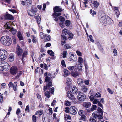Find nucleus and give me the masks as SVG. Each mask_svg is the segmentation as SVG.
<instances>
[{
  "label": "nucleus",
  "mask_w": 122,
  "mask_h": 122,
  "mask_svg": "<svg viewBox=\"0 0 122 122\" xmlns=\"http://www.w3.org/2000/svg\"><path fill=\"white\" fill-rule=\"evenodd\" d=\"M86 98V96L82 92L80 93L78 95L77 98L80 101H83Z\"/></svg>",
  "instance_id": "nucleus-8"
},
{
  "label": "nucleus",
  "mask_w": 122,
  "mask_h": 122,
  "mask_svg": "<svg viewBox=\"0 0 122 122\" xmlns=\"http://www.w3.org/2000/svg\"><path fill=\"white\" fill-rule=\"evenodd\" d=\"M69 111L71 114L75 115L77 113V110L76 107L74 106H71L69 108Z\"/></svg>",
  "instance_id": "nucleus-7"
},
{
  "label": "nucleus",
  "mask_w": 122,
  "mask_h": 122,
  "mask_svg": "<svg viewBox=\"0 0 122 122\" xmlns=\"http://www.w3.org/2000/svg\"><path fill=\"white\" fill-rule=\"evenodd\" d=\"M81 89V90L84 92H87V86H84Z\"/></svg>",
  "instance_id": "nucleus-22"
},
{
  "label": "nucleus",
  "mask_w": 122,
  "mask_h": 122,
  "mask_svg": "<svg viewBox=\"0 0 122 122\" xmlns=\"http://www.w3.org/2000/svg\"><path fill=\"white\" fill-rule=\"evenodd\" d=\"M77 66L78 70L79 71H81L82 70V66L81 65L78 64H77Z\"/></svg>",
  "instance_id": "nucleus-37"
},
{
  "label": "nucleus",
  "mask_w": 122,
  "mask_h": 122,
  "mask_svg": "<svg viewBox=\"0 0 122 122\" xmlns=\"http://www.w3.org/2000/svg\"><path fill=\"white\" fill-rule=\"evenodd\" d=\"M101 97V95L100 93L98 92L96 93L95 95V97Z\"/></svg>",
  "instance_id": "nucleus-49"
},
{
  "label": "nucleus",
  "mask_w": 122,
  "mask_h": 122,
  "mask_svg": "<svg viewBox=\"0 0 122 122\" xmlns=\"http://www.w3.org/2000/svg\"><path fill=\"white\" fill-rule=\"evenodd\" d=\"M1 43L3 45L6 46H9L12 42L11 39L7 36H2L0 39Z\"/></svg>",
  "instance_id": "nucleus-2"
},
{
  "label": "nucleus",
  "mask_w": 122,
  "mask_h": 122,
  "mask_svg": "<svg viewBox=\"0 0 122 122\" xmlns=\"http://www.w3.org/2000/svg\"><path fill=\"white\" fill-rule=\"evenodd\" d=\"M89 121L91 122H95L96 121V119L94 117L90 118Z\"/></svg>",
  "instance_id": "nucleus-25"
},
{
  "label": "nucleus",
  "mask_w": 122,
  "mask_h": 122,
  "mask_svg": "<svg viewBox=\"0 0 122 122\" xmlns=\"http://www.w3.org/2000/svg\"><path fill=\"white\" fill-rule=\"evenodd\" d=\"M93 6L95 7H97L99 5V4L97 1H95L93 3Z\"/></svg>",
  "instance_id": "nucleus-27"
},
{
  "label": "nucleus",
  "mask_w": 122,
  "mask_h": 122,
  "mask_svg": "<svg viewBox=\"0 0 122 122\" xmlns=\"http://www.w3.org/2000/svg\"><path fill=\"white\" fill-rule=\"evenodd\" d=\"M89 38L90 41L91 42H94V41L92 39V36L91 35H90L89 36Z\"/></svg>",
  "instance_id": "nucleus-54"
},
{
  "label": "nucleus",
  "mask_w": 122,
  "mask_h": 122,
  "mask_svg": "<svg viewBox=\"0 0 122 122\" xmlns=\"http://www.w3.org/2000/svg\"><path fill=\"white\" fill-rule=\"evenodd\" d=\"M78 113L79 115L81 116L85 114V112L84 111L81 110L78 112Z\"/></svg>",
  "instance_id": "nucleus-34"
},
{
  "label": "nucleus",
  "mask_w": 122,
  "mask_h": 122,
  "mask_svg": "<svg viewBox=\"0 0 122 122\" xmlns=\"http://www.w3.org/2000/svg\"><path fill=\"white\" fill-rule=\"evenodd\" d=\"M98 112H99L100 113H102V114H103V111L102 109L100 107L98 108L97 109Z\"/></svg>",
  "instance_id": "nucleus-56"
},
{
  "label": "nucleus",
  "mask_w": 122,
  "mask_h": 122,
  "mask_svg": "<svg viewBox=\"0 0 122 122\" xmlns=\"http://www.w3.org/2000/svg\"><path fill=\"white\" fill-rule=\"evenodd\" d=\"M90 14H92V15L93 17L94 16V15H95L96 14V12L95 11L93 12L92 10L91 9H90Z\"/></svg>",
  "instance_id": "nucleus-45"
},
{
  "label": "nucleus",
  "mask_w": 122,
  "mask_h": 122,
  "mask_svg": "<svg viewBox=\"0 0 122 122\" xmlns=\"http://www.w3.org/2000/svg\"><path fill=\"white\" fill-rule=\"evenodd\" d=\"M63 72L64 74V77H65L66 76H68L70 74V72L69 71L67 70L66 69H64Z\"/></svg>",
  "instance_id": "nucleus-21"
},
{
  "label": "nucleus",
  "mask_w": 122,
  "mask_h": 122,
  "mask_svg": "<svg viewBox=\"0 0 122 122\" xmlns=\"http://www.w3.org/2000/svg\"><path fill=\"white\" fill-rule=\"evenodd\" d=\"M107 24L108 23L110 25H112L114 23L113 20L111 19H109L108 20L107 22Z\"/></svg>",
  "instance_id": "nucleus-30"
},
{
  "label": "nucleus",
  "mask_w": 122,
  "mask_h": 122,
  "mask_svg": "<svg viewBox=\"0 0 122 122\" xmlns=\"http://www.w3.org/2000/svg\"><path fill=\"white\" fill-rule=\"evenodd\" d=\"M13 85V83L11 82H10L8 84V86L9 88L12 86Z\"/></svg>",
  "instance_id": "nucleus-61"
},
{
  "label": "nucleus",
  "mask_w": 122,
  "mask_h": 122,
  "mask_svg": "<svg viewBox=\"0 0 122 122\" xmlns=\"http://www.w3.org/2000/svg\"><path fill=\"white\" fill-rule=\"evenodd\" d=\"M47 74V72H46L44 74L45 76V82H48V83L46 86H44L43 88L44 92H45L48 89H49L50 87L52 85V81L51 80V78H50L51 76L49 77L48 76Z\"/></svg>",
  "instance_id": "nucleus-1"
},
{
  "label": "nucleus",
  "mask_w": 122,
  "mask_h": 122,
  "mask_svg": "<svg viewBox=\"0 0 122 122\" xmlns=\"http://www.w3.org/2000/svg\"><path fill=\"white\" fill-rule=\"evenodd\" d=\"M29 105H27L25 111L28 112H29Z\"/></svg>",
  "instance_id": "nucleus-63"
},
{
  "label": "nucleus",
  "mask_w": 122,
  "mask_h": 122,
  "mask_svg": "<svg viewBox=\"0 0 122 122\" xmlns=\"http://www.w3.org/2000/svg\"><path fill=\"white\" fill-rule=\"evenodd\" d=\"M32 10L36 13L37 10V9L35 6H33L32 8Z\"/></svg>",
  "instance_id": "nucleus-36"
},
{
  "label": "nucleus",
  "mask_w": 122,
  "mask_h": 122,
  "mask_svg": "<svg viewBox=\"0 0 122 122\" xmlns=\"http://www.w3.org/2000/svg\"><path fill=\"white\" fill-rule=\"evenodd\" d=\"M8 59L11 62L14 61V56L13 54H11L9 55Z\"/></svg>",
  "instance_id": "nucleus-20"
},
{
  "label": "nucleus",
  "mask_w": 122,
  "mask_h": 122,
  "mask_svg": "<svg viewBox=\"0 0 122 122\" xmlns=\"http://www.w3.org/2000/svg\"><path fill=\"white\" fill-rule=\"evenodd\" d=\"M77 82L78 86L82 87L84 86L83 85L84 80L83 79L80 78H78L77 80Z\"/></svg>",
  "instance_id": "nucleus-10"
},
{
  "label": "nucleus",
  "mask_w": 122,
  "mask_h": 122,
  "mask_svg": "<svg viewBox=\"0 0 122 122\" xmlns=\"http://www.w3.org/2000/svg\"><path fill=\"white\" fill-rule=\"evenodd\" d=\"M27 54V51H25L24 52L22 55V60L24 57H26Z\"/></svg>",
  "instance_id": "nucleus-44"
},
{
  "label": "nucleus",
  "mask_w": 122,
  "mask_h": 122,
  "mask_svg": "<svg viewBox=\"0 0 122 122\" xmlns=\"http://www.w3.org/2000/svg\"><path fill=\"white\" fill-rule=\"evenodd\" d=\"M83 60L82 58L81 57H79L78 59V62L81 64L83 63Z\"/></svg>",
  "instance_id": "nucleus-31"
},
{
  "label": "nucleus",
  "mask_w": 122,
  "mask_h": 122,
  "mask_svg": "<svg viewBox=\"0 0 122 122\" xmlns=\"http://www.w3.org/2000/svg\"><path fill=\"white\" fill-rule=\"evenodd\" d=\"M65 24L66 26H69L70 25V21L68 20H67L65 22Z\"/></svg>",
  "instance_id": "nucleus-48"
},
{
  "label": "nucleus",
  "mask_w": 122,
  "mask_h": 122,
  "mask_svg": "<svg viewBox=\"0 0 122 122\" xmlns=\"http://www.w3.org/2000/svg\"><path fill=\"white\" fill-rule=\"evenodd\" d=\"M45 95L48 98H49L50 96V92H46L45 93Z\"/></svg>",
  "instance_id": "nucleus-35"
},
{
  "label": "nucleus",
  "mask_w": 122,
  "mask_h": 122,
  "mask_svg": "<svg viewBox=\"0 0 122 122\" xmlns=\"http://www.w3.org/2000/svg\"><path fill=\"white\" fill-rule=\"evenodd\" d=\"M32 119L33 122H36V117L35 115H33L32 116Z\"/></svg>",
  "instance_id": "nucleus-59"
},
{
  "label": "nucleus",
  "mask_w": 122,
  "mask_h": 122,
  "mask_svg": "<svg viewBox=\"0 0 122 122\" xmlns=\"http://www.w3.org/2000/svg\"><path fill=\"white\" fill-rule=\"evenodd\" d=\"M71 92L74 94L76 93H77L78 89L76 86H73L72 87V90Z\"/></svg>",
  "instance_id": "nucleus-18"
},
{
  "label": "nucleus",
  "mask_w": 122,
  "mask_h": 122,
  "mask_svg": "<svg viewBox=\"0 0 122 122\" xmlns=\"http://www.w3.org/2000/svg\"><path fill=\"white\" fill-rule=\"evenodd\" d=\"M103 114L102 113H100L97 112H94L92 114V115L94 118H97L98 119H101L103 118L102 116Z\"/></svg>",
  "instance_id": "nucleus-6"
},
{
  "label": "nucleus",
  "mask_w": 122,
  "mask_h": 122,
  "mask_svg": "<svg viewBox=\"0 0 122 122\" xmlns=\"http://www.w3.org/2000/svg\"><path fill=\"white\" fill-rule=\"evenodd\" d=\"M81 118L82 120L84 121L86 120V116L84 114L81 116Z\"/></svg>",
  "instance_id": "nucleus-57"
},
{
  "label": "nucleus",
  "mask_w": 122,
  "mask_h": 122,
  "mask_svg": "<svg viewBox=\"0 0 122 122\" xmlns=\"http://www.w3.org/2000/svg\"><path fill=\"white\" fill-rule=\"evenodd\" d=\"M72 83V80L70 78H67L66 80V84L68 86L71 85Z\"/></svg>",
  "instance_id": "nucleus-16"
},
{
  "label": "nucleus",
  "mask_w": 122,
  "mask_h": 122,
  "mask_svg": "<svg viewBox=\"0 0 122 122\" xmlns=\"http://www.w3.org/2000/svg\"><path fill=\"white\" fill-rule=\"evenodd\" d=\"M41 18L40 16L39 17V18H38V19H37L36 20L38 24H39L40 23V21L41 20Z\"/></svg>",
  "instance_id": "nucleus-58"
},
{
  "label": "nucleus",
  "mask_w": 122,
  "mask_h": 122,
  "mask_svg": "<svg viewBox=\"0 0 122 122\" xmlns=\"http://www.w3.org/2000/svg\"><path fill=\"white\" fill-rule=\"evenodd\" d=\"M89 98L91 101H93L94 100V97L92 95H91L89 97Z\"/></svg>",
  "instance_id": "nucleus-64"
},
{
  "label": "nucleus",
  "mask_w": 122,
  "mask_h": 122,
  "mask_svg": "<svg viewBox=\"0 0 122 122\" xmlns=\"http://www.w3.org/2000/svg\"><path fill=\"white\" fill-rule=\"evenodd\" d=\"M40 36L41 38L42 39H44L45 38V34L42 32H40Z\"/></svg>",
  "instance_id": "nucleus-32"
},
{
  "label": "nucleus",
  "mask_w": 122,
  "mask_h": 122,
  "mask_svg": "<svg viewBox=\"0 0 122 122\" xmlns=\"http://www.w3.org/2000/svg\"><path fill=\"white\" fill-rule=\"evenodd\" d=\"M68 35L69 36L68 37V38L69 39H71L73 37V35L71 33H69Z\"/></svg>",
  "instance_id": "nucleus-43"
},
{
  "label": "nucleus",
  "mask_w": 122,
  "mask_h": 122,
  "mask_svg": "<svg viewBox=\"0 0 122 122\" xmlns=\"http://www.w3.org/2000/svg\"><path fill=\"white\" fill-rule=\"evenodd\" d=\"M65 105L67 106H69L71 105V103L69 101H65Z\"/></svg>",
  "instance_id": "nucleus-38"
},
{
  "label": "nucleus",
  "mask_w": 122,
  "mask_h": 122,
  "mask_svg": "<svg viewBox=\"0 0 122 122\" xmlns=\"http://www.w3.org/2000/svg\"><path fill=\"white\" fill-rule=\"evenodd\" d=\"M64 118L65 120L71 119V117L70 115L66 114L64 116Z\"/></svg>",
  "instance_id": "nucleus-33"
},
{
  "label": "nucleus",
  "mask_w": 122,
  "mask_h": 122,
  "mask_svg": "<svg viewBox=\"0 0 122 122\" xmlns=\"http://www.w3.org/2000/svg\"><path fill=\"white\" fill-rule=\"evenodd\" d=\"M10 30L14 35H15L17 32L16 30L13 28H11L10 29Z\"/></svg>",
  "instance_id": "nucleus-26"
},
{
  "label": "nucleus",
  "mask_w": 122,
  "mask_h": 122,
  "mask_svg": "<svg viewBox=\"0 0 122 122\" xmlns=\"http://www.w3.org/2000/svg\"><path fill=\"white\" fill-rule=\"evenodd\" d=\"M70 74L74 77H76L80 75L79 73L76 71H71L70 73Z\"/></svg>",
  "instance_id": "nucleus-14"
},
{
  "label": "nucleus",
  "mask_w": 122,
  "mask_h": 122,
  "mask_svg": "<svg viewBox=\"0 0 122 122\" xmlns=\"http://www.w3.org/2000/svg\"><path fill=\"white\" fill-rule=\"evenodd\" d=\"M28 14L30 16H32L34 15L35 13L33 11H32L30 10H28Z\"/></svg>",
  "instance_id": "nucleus-23"
},
{
  "label": "nucleus",
  "mask_w": 122,
  "mask_h": 122,
  "mask_svg": "<svg viewBox=\"0 0 122 122\" xmlns=\"http://www.w3.org/2000/svg\"><path fill=\"white\" fill-rule=\"evenodd\" d=\"M63 55L62 57L63 58H65L67 55V51H64L63 52V53L62 54Z\"/></svg>",
  "instance_id": "nucleus-39"
},
{
  "label": "nucleus",
  "mask_w": 122,
  "mask_h": 122,
  "mask_svg": "<svg viewBox=\"0 0 122 122\" xmlns=\"http://www.w3.org/2000/svg\"><path fill=\"white\" fill-rule=\"evenodd\" d=\"M97 108V106L95 105H93L91 109V110L93 111L96 109Z\"/></svg>",
  "instance_id": "nucleus-46"
},
{
  "label": "nucleus",
  "mask_w": 122,
  "mask_h": 122,
  "mask_svg": "<svg viewBox=\"0 0 122 122\" xmlns=\"http://www.w3.org/2000/svg\"><path fill=\"white\" fill-rule=\"evenodd\" d=\"M12 39L13 41V43L14 44H15L16 43V39L14 36H12Z\"/></svg>",
  "instance_id": "nucleus-55"
},
{
  "label": "nucleus",
  "mask_w": 122,
  "mask_h": 122,
  "mask_svg": "<svg viewBox=\"0 0 122 122\" xmlns=\"http://www.w3.org/2000/svg\"><path fill=\"white\" fill-rule=\"evenodd\" d=\"M54 12L53 14L54 16H59L61 15V12L64 9L61 8L60 6H56L53 8Z\"/></svg>",
  "instance_id": "nucleus-3"
},
{
  "label": "nucleus",
  "mask_w": 122,
  "mask_h": 122,
  "mask_svg": "<svg viewBox=\"0 0 122 122\" xmlns=\"http://www.w3.org/2000/svg\"><path fill=\"white\" fill-rule=\"evenodd\" d=\"M67 68L70 70H73L74 68V66H70L67 67Z\"/></svg>",
  "instance_id": "nucleus-60"
},
{
  "label": "nucleus",
  "mask_w": 122,
  "mask_h": 122,
  "mask_svg": "<svg viewBox=\"0 0 122 122\" xmlns=\"http://www.w3.org/2000/svg\"><path fill=\"white\" fill-rule=\"evenodd\" d=\"M76 53L77 55L80 56H82V53L80 51L78 50L76 51Z\"/></svg>",
  "instance_id": "nucleus-52"
},
{
  "label": "nucleus",
  "mask_w": 122,
  "mask_h": 122,
  "mask_svg": "<svg viewBox=\"0 0 122 122\" xmlns=\"http://www.w3.org/2000/svg\"><path fill=\"white\" fill-rule=\"evenodd\" d=\"M100 20L101 22L105 26H106L107 24V19L105 14L102 13L100 16Z\"/></svg>",
  "instance_id": "nucleus-5"
},
{
  "label": "nucleus",
  "mask_w": 122,
  "mask_h": 122,
  "mask_svg": "<svg viewBox=\"0 0 122 122\" xmlns=\"http://www.w3.org/2000/svg\"><path fill=\"white\" fill-rule=\"evenodd\" d=\"M113 53L115 56H116L117 54V51L116 49H114L113 50Z\"/></svg>",
  "instance_id": "nucleus-62"
},
{
  "label": "nucleus",
  "mask_w": 122,
  "mask_h": 122,
  "mask_svg": "<svg viewBox=\"0 0 122 122\" xmlns=\"http://www.w3.org/2000/svg\"><path fill=\"white\" fill-rule=\"evenodd\" d=\"M18 70L16 67L13 66L12 67L10 70V72L13 75H15L18 72Z\"/></svg>",
  "instance_id": "nucleus-9"
},
{
  "label": "nucleus",
  "mask_w": 122,
  "mask_h": 122,
  "mask_svg": "<svg viewBox=\"0 0 122 122\" xmlns=\"http://www.w3.org/2000/svg\"><path fill=\"white\" fill-rule=\"evenodd\" d=\"M5 18L6 19L12 20L13 19V16L11 15L8 14L5 16Z\"/></svg>",
  "instance_id": "nucleus-19"
},
{
  "label": "nucleus",
  "mask_w": 122,
  "mask_h": 122,
  "mask_svg": "<svg viewBox=\"0 0 122 122\" xmlns=\"http://www.w3.org/2000/svg\"><path fill=\"white\" fill-rule=\"evenodd\" d=\"M115 14L116 15L117 17L118 18L119 17V15L120 14V12L119 10L115 11Z\"/></svg>",
  "instance_id": "nucleus-50"
},
{
  "label": "nucleus",
  "mask_w": 122,
  "mask_h": 122,
  "mask_svg": "<svg viewBox=\"0 0 122 122\" xmlns=\"http://www.w3.org/2000/svg\"><path fill=\"white\" fill-rule=\"evenodd\" d=\"M33 38L32 41L34 43H36V37L33 35L32 36Z\"/></svg>",
  "instance_id": "nucleus-47"
},
{
  "label": "nucleus",
  "mask_w": 122,
  "mask_h": 122,
  "mask_svg": "<svg viewBox=\"0 0 122 122\" xmlns=\"http://www.w3.org/2000/svg\"><path fill=\"white\" fill-rule=\"evenodd\" d=\"M50 36L47 34H45V41H48L50 40Z\"/></svg>",
  "instance_id": "nucleus-24"
},
{
  "label": "nucleus",
  "mask_w": 122,
  "mask_h": 122,
  "mask_svg": "<svg viewBox=\"0 0 122 122\" xmlns=\"http://www.w3.org/2000/svg\"><path fill=\"white\" fill-rule=\"evenodd\" d=\"M83 106L86 108H89L91 105V104L90 102H84L83 103Z\"/></svg>",
  "instance_id": "nucleus-17"
},
{
  "label": "nucleus",
  "mask_w": 122,
  "mask_h": 122,
  "mask_svg": "<svg viewBox=\"0 0 122 122\" xmlns=\"http://www.w3.org/2000/svg\"><path fill=\"white\" fill-rule=\"evenodd\" d=\"M4 64H3L2 62H0V71H3V65Z\"/></svg>",
  "instance_id": "nucleus-51"
},
{
  "label": "nucleus",
  "mask_w": 122,
  "mask_h": 122,
  "mask_svg": "<svg viewBox=\"0 0 122 122\" xmlns=\"http://www.w3.org/2000/svg\"><path fill=\"white\" fill-rule=\"evenodd\" d=\"M16 53L18 56L21 55L23 52V50L20 47L18 46L16 49Z\"/></svg>",
  "instance_id": "nucleus-12"
},
{
  "label": "nucleus",
  "mask_w": 122,
  "mask_h": 122,
  "mask_svg": "<svg viewBox=\"0 0 122 122\" xmlns=\"http://www.w3.org/2000/svg\"><path fill=\"white\" fill-rule=\"evenodd\" d=\"M17 35L19 40H23V37L20 31H18Z\"/></svg>",
  "instance_id": "nucleus-15"
},
{
  "label": "nucleus",
  "mask_w": 122,
  "mask_h": 122,
  "mask_svg": "<svg viewBox=\"0 0 122 122\" xmlns=\"http://www.w3.org/2000/svg\"><path fill=\"white\" fill-rule=\"evenodd\" d=\"M58 18L61 22H64L65 20L64 18L61 16H60L58 17Z\"/></svg>",
  "instance_id": "nucleus-41"
},
{
  "label": "nucleus",
  "mask_w": 122,
  "mask_h": 122,
  "mask_svg": "<svg viewBox=\"0 0 122 122\" xmlns=\"http://www.w3.org/2000/svg\"><path fill=\"white\" fill-rule=\"evenodd\" d=\"M48 53L51 56H54V53L51 50H49L47 51Z\"/></svg>",
  "instance_id": "nucleus-29"
},
{
  "label": "nucleus",
  "mask_w": 122,
  "mask_h": 122,
  "mask_svg": "<svg viewBox=\"0 0 122 122\" xmlns=\"http://www.w3.org/2000/svg\"><path fill=\"white\" fill-rule=\"evenodd\" d=\"M3 65V71H6L8 70L10 68V66L9 64L6 62H5Z\"/></svg>",
  "instance_id": "nucleus-11"
},
{
  "label": "nucleus",
  "mask_w": 122,
  "mask_h": 122,
  "mask_svg": "<svg viewBox=\"0 0 122 122\" xmlns=\"http://www.w3.org/2000/svg\"><path fill=\"white\" fill-rule=\"evenodd\" d=\"M64 48L66 49H70L71 48V47L69 44H65L64 46Z\"/></svg>",
  "instance_id": "nucleus-40"
},
{
  "label": "nucleus",
  "mask_w": 122,
  "mask_h": 122,
  "mask_svg": "<svg viewBox=\"0 0 122 122\" xmlns=\"http://www.w3.org/2000/svg\"><path fill=\"white\" fill-rule=\"evenodd\" d=\"M8 55L7 51L4 50H0V61L5 60Z\"/></svg>",
  "instance_id": "nucleus-4"
},
{
  "label": "nucleus",
  "mask_w": 122,
  "mask_h": 122,
  "mask_svg": "<svg viewBox=\"0 0 122 122\" xmlns=\"http://www.w3.org/2000/svg\"><path fill=\"white\" fill-rule=\"evenodd\" d=\"M61 64L62 66L63 67H66L65 62L64 60H62V61L61 62Z\"/></svg>",
  "instance_id": "nucleus-53"
},
{
  "label": "nucleus",
  "mask_w": 122,
  "mask_h": 122,
  "mask_svg": "<svg viewBox=\"0 0 122 122\" xmlns=\"http://www.w3.org/2000/svg\"><path fill=\"white\" fill-rule=\"evenodd\" d=\"M72 93L71 91H68L67 92V96L70 99L75 100V98Z\"/></svg>",
  "instance_id": "nucleus-13"
},
{
  "label": "nucleus",
  "mask_w": 122,
  "mask_h": 122,
  "mask_svg": "<svg viewBox=\"0 0 122 122\" xmlns=\"http://www.w3.org/2000/svg\"><path fill=\"white\" fill-rule=\"evenodd\" d=\"M62 34L64 35H66L68 34V30L67 29H64L62 30Z\"/></svg>",
  "instance_id": "nucleus-28"
},
{
  "label": "nucleus",
  "mask_w": 122,
  "mask_h": 122,
  "mask_svg": "<svg viewBox=\"0 0 122 122\" xmlns=\"http://www.w3.org/2000/svg\"><path fill=\"white\" fill-rule=\"evenodd\" d=\"M25 3L27 5L31 4L32 3L31 0H25Z\"/></svg>",
  "instance_id": "nucleus-42"
}]
</instances>
